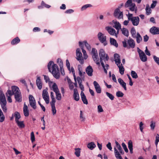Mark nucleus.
Returning <instances> with one entry per match:
<instances>
[{"label":"nucleus","mask_w":159,"mask_h":159,"mask_svg":"<svg viewBox=\"0 0 159 159\" xmlns=\"http://www.w3.org/2000/svg\"><path fill=\"white\" fill-rule=\"evenodd\" d=\"M48 67L49 71L52 73L53 76L57 79L59 78L60 74L58 66L54 63L53 61H50L48 65Z\"/></svg>","instance_id":"f257e3e1"},{"label":"nucleus","mask_w":159,"mask_h":159,"mask_svg":"<svg viewBox=\"0 0 159 159\" xmlns=\"http://www.w3.org/2000/svg\"><path fill=\"white\" fill-rule=\"evenodd\" d=\"M99 54L101 65L104 69V72L107 74V71L105 68V65L102 61V60L107 61L109 59L108 56L107 54H106L104 50L102 49L100 50Z\"/></svg>","instance_id":"f03ea898"},{"label":"nucleus","mask_w":159,"mask_h":159,"mask_svg":"<svg viewBox=\"0 0 159 159\" xmlns=\"http://www.w3.org/2000/svg\"><path fill=\"white\" fill-rule=\"evenodd\" d=\"M116 147L114 148L115 156L117 159H123L120 153L123 154L124 152L120 145L117 141L115 142Z\"/></svg>","instance_id":"7ed1b4c3"},{"label":"nucleus","mask_w":159,"mask_h":159,"mask_svg":"<svg viewBox=\"0 0 159 159\" xmlns=\"http://www.w3.org/2000/svg\"><path fill=\"white\" fill-rule=\"evenodd\" d=\"M126 15L128 18V19L131 22L133 25L136 26L138 25L140 20L138 16L133 17V14L129 13Z\"/></svg>","instance_id":"20e7f679"},{"label":"nucleus","mask_w":159,"mask_h":159,"mask_svg":"<svg viewBox=\"0 0 159 159\" xmlns=\"http://www.w3.org/2000/svg\"><path fill=\"white\" fill-rule=\"evenodd\" d=\"M123 46L125 48L127 47V44L130 48H134L135 47V42L134 40L130 38H129L127 42L126 40L122 42Z\"/></svg>","instance_id":"39448f33"},{"label":"nucleus","mask_w":159,"mask_h":159,"mask_svg":"<svg viewBox=\"0 0 159 159\" xmlns=\"http://www.w3.org/2000/svg\"><path fill=\"white\" fill-rule=\"evenodd\" d=\"M120 7H118L115 10L113 13L114 16L119 19H123V12L120 11Z\"/></svg>","instance_id":"423d86ee"},{"label":"nucleus","mask_w":159,"mask_h":159,"mask_svg":"<svg viewBox=\"0 0 159 159\" xmlns=\"http://www.w3.org/2000/svg\"><path fill=\"white\" fill-rule=\"evenodd\" d=\"M137 49L141 60L143 62L146 61L147 60V57L144 52L139 48H138Z\"/></svg>","instance_id":"0eeeda50"},{"label":"nucleus","mask_w":159,"mask_h":159,"mask_svg":"<svg viewBox=\"0 0 159 159\" xmlns=\"http://www.w3.org/2000/svg\"><path fill=\"white\" fill-rule=\"evenodd\" d=\"M76 59L79 61L81 64H83L84 61L82 57V54L81 52L80 49L78 48L76 50Z\"/></svg>","instance_id":"6e6552de"},{"label":"nucleus","mask_w":159,"mask_h":159,"mask_svg":"<svg viewBox=\"0 0 159 159\" xmlns=\"http://www.w3.org/2000/svg\"><path fill=\"white\" fill-rule=\"evenodd\" d=\"M29 103L31 107L35 109L36 108V102L35 98L33 96L31 95H29Z\"/></svg>","instance_id":"1a4fd4ad"},{"label":"nucleus","mask_w":159,"mask_h":159,"mask_svg":"<svg viewBox=\"0 0 159 159\" xmlns=\"http://www.w3.org/2000/svg\"><path fill=\"white\" fill-rule=\"evenodd\" d=\"M42 96L43 98L47 104L49 102V97L48 91L46 89H44L43 91Z\"/></svg>","instance_id":"9d476101"},{"label":"nucleus","mask_w":159,"mask_h":159,"mask_svg":"<svg viewBox=\"0 0 159 159\" xmlns=\"http://www.w3.org/2000/svg\"><path fill=\"white\" fill-rule=\"evenodd\" d=\"M49 85L50 89L53 90L55 93L59 91L58 86L55 83L52 82H49Z\"/></svg>","instance_id":"9b49d317"},{"label":"nucleus","mask_w":159,"mask_h":159,"mask_svg":"<svg viewBox=\"0 0 159 159\" xmlns=\"http://www.w3.org/2000/svg\"><path fill=\"white\" fill-rule=\"evenodd\" d=\"M98 38L99 41L102 43H104V44L106 45L107 43L106 42V36L104 34H102L101 32H99L98 34Z\"/></svg>","instance_id":"f8f14e48"},{"label":"nucleus","mask_w":159,"mask_h":159,"mask_svg":"<svg viewBox=\"0 0 159 159\" xmlns=\"http://www.w3.org/2000/svg\"><path fill=\"white\" fill-rule=\"evenodd\" d=\"M105 29L110 34L112 35H115L117 37V34L114 29L110 26H107L106 27Z\"/></svg>","instance_id":"ddd939ff"},{"label":"nucleus","mask_w":159,"mask_h":159,"mask_svg":"<svg viewBox=\"0 0 159 159\" xmlns=\"http://www.w3.org/2000/svg\"><path fill=\"white\" fill-rule=\"evenodd\" d=\"M7 101L6 100L0 101V104L1 107L4 113H6L7 111Z\"/></svg>","instance_id":"4468645a"},{"label":"nucleus","mask_w":159,"mask_h":159,"mask_svg":"<svg viewBox=\"0 0 159 159\" xmlns=\"http://www.w3.org/2000/svg\"><path fill=\"white\" fill-rule=\"evenodd\" d=\"M93 84L95 88L96 92L100 93L101 92V89L99 84L96 81L93 82Z\"/></svg>","instance_id":"2eb2a0df"},{"label":"nucleus","mask_w":159,"mask_h":159,"mask_svg":"<svg viewBox=\"0 0 159 159\" xmlns=\"http://www.w3.org/2000/svg\"><path fill=\"white\" fill-rule=\"evenodd\" d=\"M150 32L153 34H159V28L153 26L150 29Z\"/></svg>","instance_id":"dca6fc26"},{"label":"nucleus","mask_w":159,"mask_h":159,"mask_svg":"<svg viewBox=\"0 0 159 159\" xmlns=\"http://www.w3.org/2000/svg\"><path fill=\"white\" fill-rule=\"evenodd\" d=\"M93 69L91 66H89L86 69V72L88 76H91L93 75Z\"/></svg>","instance_id":"f3484780"},{"label":"nucleus","mask_w":159,"mask_h":159,"mask_svg":"<svg viewBox=\"0 0 159 159\" xmlns=\"http://www.w3.org/2000/svg\"><path fill=\"white\" fill-rule=\"evenodd\" d=\"M74 99L78 101L79 100L80 97L78 93L77 89H74V93L73 95Z\"/></svg>","instance_id":"a211bd4d"},{"label":"nucleus","mask_w":159,"mask_h":159,"mask_svg":"<svg viewBox=\"0 0 159 159\" xmlns=\"http://www.w3.org/2000/svg\"><path fill=\"white\" fill-rule=\"evenodd\" d=\"M23 112L24 116H28L29 115V111L28 106L26 105L25 103V102L24 104Z\"/></svg>","instance_id":"6ab92c4d"},{"label":"nucleus","mask_w":159,"mask_h":159,"mask_svg":"<svg viewBox=\"0 0 159 159\" xmlns=\"http://www.w3.org/2000/svg\"><path fill=\"white\" fill-rule=\"evenodd\" d=\"M36 84L38 88L40 90L41 89L42 86V83L39 77H37Z\"/></svg>","instance_id":"aec40b11"},{"label":"nucleus","mask_w":159,"mask_h":159,"mask_svg":"<svg viewBox=\"0 0 159 159\" xmlns=\"http://www.w3.org/2000/svg\"><path fill=\"white\" fill-rule=\"evenodd\" d=\"M114 56L115 59L114 61L116 65L121 63L120 62V56L118 54L115 53L114 54Z\"/></svg>","instance_id":"412c9836"},{"label":"nucleus","mask_w":159,"mask_h":159,"mask_svg":"<svg viewBox=\"0 0 159 159\" xmlns=\"http://www.w3.org/2000/svg\"><path fill=\"white\" fill-rule=\"evenodd\" d=\"M80 95L83 102L85 104H88V101L83 92H81Z\"/></svg>","instance_id":"4be33fe9"},{"label":"nucleus","mask_w":159,"mask_h":159,"mask_svg":"<svg viewBox=\"0 0 159 159\" xmlns=\"http://www.w3.org/2000/svg\"><path fill=\"white\" fill-rule=\"evenodd\" d=\"M118 81L119 83L122 86V87L125 90H126L127 88L126 87V84L124 81L121 79L119 78L118 79Z\"/></svg>","instance_id":"5701e85b"},{"label":"nucleus","mask_w":159,"mask_h":159,"mask_svg":"<svg viewBox=\"0 0 159 159\" xmlns=\"http://www.w3.org/2000/svg\"><path fill=\"white\" fill-rule=\"evenodd\" d=\"M112 22L114 24L113 27L116 30H119L121 29V25L119 22L113 20L112 21Z\"/></svg>","instance_id":"b1692460"},{"label":"nucleus","mask_w":159,"mask_h":159,"mask_svg":"<svg viewBox=\"0 0 159 159\" xmlns=\"http://www.w3.org/2000/svg\"><path fill=\"white\" fill-rule=\"evenodd\" d=\"M15 98L16 101L21 102L22 101L21 95L20 92L15 94Z\"/></svg>","instance_id":"393cba45"},{"label":"nucleus","mask_w":159,"mask_h":159,"mask_svg":"<svg viewBox=\"0 0 159 159\" xmlns=\"http://www.w3.org/2000/svg\"><path fill=\"white\" fill-rule=\"evenodd\" d=\"M12 91L13 93V94L15 95L18 93L20 92L19 88L18 87L15 86H11Z\"/></svg>","instance_id":"a878e982"},{"label":"nucleus","mask_w":159,"mask_h":159,"mask_svg":"<svg viewBox=\"0 0 159 159\" xmlns=\"http://www.w3.org/2000/svg\"><path fill=\"white\" fill-rule=\"evenodd\" d=\"M118 67L119 70V72L120 73L123 75L124 74L125 69L121 63L119 64L116 65Z\"/></svg>","instance_id":"bb28decb"},{"label":"nucleus","mask_w":159,"mask_h":159,"mask_svg":"<svg viewBox=\"0 0 159 159\" xmlns=\"http://www.w3.org/2000/svg\"><path fill=\"white\" fill-rule=\"evenodd\" d=\"M110 41L111 44V45H113L116 48L118 47V44L115 39L110 38Z\"/></svg>","instance_id":"cd10ccee"},{"label":"nucleus","mask_w":159,"mask_h":159,"mask_svg":"<svg viewBox=\"0 0 159 159\" xmlns=\"http://www.w3.org/2000/svg\"><path fill=\"white\" fill-rule=\"evenodd\" d=\"M135 38L136 39V42L138 43H140L142 40V37L139 32L137 33Z\"/></svg>","instance_id":"c85d7f7f"},{"label":"nucleus","mask_w":159,"mask_h":159,"mask_svg":"<svg viewBox=\"0 0 159 159\" xmlns=\"http://www.w3.org/2000/svg\"><path fill=\"white\" fill-rule=\"evenodd\" d=\"M92 57L93 61L97 65H100V62L99 60L98 55L93 56Z\"/></svg>","instance_id":"c756f323"},{"label":"nucleus","mask_w":159,"mask_h":159,"mask_svg":"<svg viewBox=\"0 0 159 159\" xmlns=\"http://www.w3.org/2000/svg\"><path fill=\"white\" fill-rule=\"evenodd\" d=\"M16 123L18 126L20 128H24L25 126V125L23 121H20L18 120L16 122Z\"/></svg>","instance_id":"7c9ffc66"},{"label":"nucleus","mask_w":159,"mask_h":159,"mask_svg":"<svg viewBox=\"0 0 159 159\" xmlns=\"http://www.w3.org/2000/svg\"><path fill=\"white\" fill-rule=\"evenodd\" d=\"M122 34L126 37H128L129 35V33L128 30L125 28H123L121 29Z\"/></svg>","instance_id":"2f4dec72"},{"label":"nucleus","mask_w":159,"mask_h":159,"mask_svg":"<svg viewBox=\"0 0 159 159\" xmlns=\"http://www.w3.org/2000/svg\"><path fill=\"white\" fill-rule=\"evenodd\" d=\"M128 147L130 153H133V143L132 142L131 140H130L128 141Z\"/></svg>","instance_id":"473e14b6"},{"label":"nucleus","mask_w":159,"mask_h":159,"mask_svg":"<svg viewBox=\"0 0 159 159\" xmlns=\"http://www.w3.org/2000/svg\"><path fill=\"white\" fill-rule=\"evenodd\" d=\"M14 116L15 118L16 122L19 120L21 116L20 113L17 111H16L14 113Z\"/></svg>","instance_id":"72a5a7b5"},{"label":"nucleus","mask_w":159,"mask_h":159,"mask_svg":"<svg viewBox=\"0 0 159 159\" xmlns=\"http://www.w3.org/2000/svg\"><path fill=\"white\" fill-rule=\"evenodd\" d=\"M96 146L94 142H91L89 143L88 144V148L91 150H92Z\"/></svg>","instance_id":"f704fd0d"},{"label":"nucleus","mask_w":159,"mask_h":159,"mask_svg":"<svg viewBox=\"0 0 159 159\" xmlns=\"http://www.w3.org/2000/svg\"><path fill=\"white\" fill-rule=\"evenodd\" d=\"M6 100L5 95L2 89L0 88V101Z\"/></svg>","instance_id":"c9c22d12"},{"label":"nucleus","mask_w":159,"mask_h":159,"mask_svg":"<svg viewBox=\"0 0 159 159\" xmlns=\"http://www.w3.org/2000/svg\"><path fill=\"white\" fill-rule=\"evenodd\" d=\"M146 10V15H150L152 12V10L149 7V6L148 4L146 5V7L145 8Z\"/></svg>","instance_id":"e433bc0d"},{"label":"nucleus","mask_w":159,"mask_h":159,"mask_svg":"<svg viewBox=\"0 0 159 159\" xmlns=\"http://www.w3.org/2000/svg\"><path fill=\"white\" fill-rule=\"evenodd\" d=\"M20 40L18 37L14 39L11 42V43L12 45H15L18 43L20 42Z\"/></svg>","instance_id":"4c0bfd02"},{"label":"nucleus","mask_w":159,"mask_h":159,"mask_svg":"<svg viewBox=\"0 0 159 159\" xmlns=\"http://www.w3.org/2000/svg\"><path fill=\"white\" fill-rule=\"evenodd\" d=\"M129 9L131 11H134L135 13L136 12L137 10V7L134 3L132 4L131 6L129 7Z\"/></svg>","instance_id":"58836bf2"},{"label":"nucleus","mask_w":159,"mask_h":159,"mask_svg":"<svg viewBox=\"0 0 159 159\" xmlns=\"http://www.w3.org/2000/svg\"><path fill=\"white\" fill-rule=\"evenodd\" d=\"M130 33L131 34L132 37L134 38L136 37V32L135 28L134 27H132L130 30Z\"/></svg>","instance_id":"ea45409f"},{"label":"nucleus","mask_w":159,"mask_h":159,"mask_svg":"<svg viewBox=\"0 0 159 159\" xmlns=\"http://www.w3.org/2000/svg\"><path fill=\"white\" fill-rule=\"evenodd\" d=\"M5 116L1 109L0 108V122H3Z\"/></svg>","instance_id":"a19ab883"},{"label":"nucleus","mask_w":159,"mask_h":159,"mask_svg":"<svg viewBox=\"0 0 159 159\" xmlns=\"http://www.w3.org/2000/svg\"><path fill=\"white\" fill-rule=\"evenodd\" d=\"M56 95V98L58 101L61 100V95L60 92H58L55 93Z\"/></svg>","instance_id":"79ce46f5"},{"label":"nucleus","mask_w":159,"mask_h":159,"mask_svg":"<svg viewBox=\"0 0 159 159\" xmlns=\"http://www.w3.org/2000/svg\"><path fill=\"white\" fill-rule=\"evenodd\" d=\"M134 3H132V0H128L125 3V7H129L131 6L132 4Z\"/></svg>","instance_id":"37998d69"},{"label":"nucleus","mask_w":159,"mask_h":159,"mask_svg":"<svg viewBox=\"0 0 159 159\" xmlns=\"http://www.w3.org/2000/svg\"><path fill=\"white\" fill-rule=\"evenodd\" d=\"M131 75L133 78L136 79L138 78L137 73L134 71L132 70L131 71Z\"/></svg>","instance_id":"c03bdc74"},{"label":"nucleus","mask_w":159,"mask_h":159,"mask_svg":"<svg viewBox=\"0 0 159 159\" xmlns=\"http://www.w3.org/2000/svg\"><path fill=\"white\" fill-rule=\"evenodd\" d=\"M84 45H85L86 48L89 51H90L91 49V47L89 44L87 42V41L84 40Z\"/></svg>","instance_id":"a18cd8bd"},{"label":"nucleus","mask_w":159,"mask_h":159,"mask_svg":"<svg viewBox=\"0 0 159 159\" xmlns=\"http://www.w3.org/2000/svg\"><path fill=\"white\" fill-rule=\"evenodd\" d=\"M155 124L156 122L155 121L153 120L151 121L150 127L152 130H153L154 129L155 126Z\"/></svg>","instance_id":"49530a36"},{"label":"nucleus","mask_w":159,"mask_h":159,"mask_svg":"<svg viewBox=\"0 0 159 159\" xmlns=\"http://www.w3.org/2000/svg\"><path fill=\"white\" fill-rule=\"evenodd\" d=\"M92 7V5L90 4H87L83 6L81 8V11H84L86 10L87 8L89 7Z\"/></svg>","instance_id":"de8ad7c7"},{"label":"nucleus","mask_w":159,"mask_h":159,"mask_svg":"<svg viewBox=\"0 0 159 159\" xmlns=\"http://www.w3.org/2000/svg\"><path fill=\"white\" fill-rule=\"evenodd\" d=\"M57 63L59 65L60 68L63 67V63L61 59L58 58L57 59Z\"/></svg>","instance_id":"09e8293b"},{"label":"nucleus","mask_w":159,"mask_h":159,"mask_svg":"<svg viewBox=\"0 0 159 159\" xmlns=\"http://www.w3.org/2000/svg\"><path fill=\"white\" fill-rule=\"evenodd\" d=\"M91 53L92 56L98 55L97 50L94 48H92Z\"/></svg>","instance_id":"8fccbe9b"},{"label":"nucleus","mask_w":159,"mask_h":159,"mask_svg":"<svg viewBox=\"0 0 159 159\" xmlns=\"http://www.w3.org/2000/svg\"><path fill=\"white\" fill-rule=\"evenodd\" d=\"M80 121L82 122H84L85 120V118L83 116V114L82 111H80Z\"/></svg>","instance_id":"3c124183"},{"label":"nucleus","mask_w":159,"mask_h":159,"mask_svg":"<svg viewBox=\"0 0 159 159\" xmlns=\"http://www.w3.org/2000/svg\"><path fill=\"white\" fill-rule=\"evenodd\" d=\"M80 148L75 149V154L77 157H79L80 156Z\"/></svg>","instance_id":"603ef678"},{"label":"nucleus","mask_w":159,"mask_h":159,"mask_svg":"<svg viewBox=\"0 0 159 159\" xmlns=\"http://www.w3.org/2000/svg\"><path fill=\"white\" fill-rule=\"evenodd\" d=\"M106 94L107 96L111 100H113L114 99V96L111 93L106 92Z\"/></svg>","instance_id":"864d4df0"},{"label":"nucleus","mask_w":159,"mask_h":159,"mask_svg":"<svg viewBox=\"0 0 159 159\" xmlns=\"http://www.w3.org/2000/svg\"><path fill=\"white\" fill-rule=\"evenodd\" d=\"M30 139L32 143H33L35 141V136L33 132H32L31 133Z\"/></svg>","instance_id":"5fc2aeb1"},{"label":"nucleus","mask_w":159,"mask_h":159,"mask_svg":"<svg viewBox=\"0 0 159 159\" xmlns=\"http://www.w3.org/2000/svg\"><path fill=\"white\" fill-rule=\"evenodd\" d=\"M116 96L118 97H122L123 96L124 93L120 91H118L116 92Z\"/></svg>","instance_id":"6e6d98bb"},{"label":"nucleus","mask_w":159,"mask_h":159,"mask_svg":"<svg viewBox=\"0 0 159 159\" xmlns=\"http://www.w3.org/2000/svg\"><path fill=\"white\" fill-rule=\"evenodd\" d=\"M14 94L10 90H8L7 92L6 93V95L7 97L10 96L11 97V96Z\"/></svg>","instance_id":"4d7b16f0"},{"label":"nucleus","mask_w":159,"mask_h":159,"mask_svg":"<svg viewBox=\"0 0 159 159\" xmlns=\"http://www.w3.org/2000/svg\"><path fill=\"white\" fill-rule=\"evenodd\" d=\"M82 52L83 54L84 58L85 59H86L88 57V56L86 53V51L83 48H82Z\"/></svg>","instance_id":"13d9d810"},{"label":"nucleus","mask_w":159,"mask_h":159,"mask_svg":"<svg viewBox=\"0 0 159 159\" xmlns=\"http://www.w3.org/2000/svg\"><path fill=\"white\" fill-rule=\"evenodd\" d=\"M153 58L154 61L158 66H159V57H158L155 56H153Z\"/></svg>","instance_id":"bf43d9fd"},{"label":"nucleus","mask_w":159,"mask_h":159,"mask_svg":"<svg viewBox=\"0 0 159 159\" xmlns=\"http://www.w3.org/2000/svg\"><path fill=\"white\" fill-rule=\"evenodd\" d=\"M159 142V135L158 134H157L156 136V139L155 141V144L156 146H157L158 142Z\"/></svg>","instance_id":"052dcab7"},{"label":"nucleus","mask_w":159,"mask_h":159,"mask_svg":"<svg viewBox=\"0 0 159 159\" xmlns=\"http://www.w3.org/2000/svg\"><path fill=\"white\" fill-rule=\"evenodd\" d=\"M157 3L156 1H152V3L151 5L150 8H154L156 7Z\"/></svg>","instance_id":"680f3d73"},{"label":"nucleus","mask_w":159,"mask_h":159,"mask_svg":"<svg viewBox=\"0 0 159 159\" xmlns=\"http://www.w3.org/2000/svg\"><path fill=\"white\" fill-rule=\"evenodd\" d=\"M103 110L100 105H99L98 106V112H103Z\"/></svg>","instance_id":"e2e57ef3"},{"label":"nucleus","mask_w":159,"mask_h":159,"mask_svg":"<svg viewBox=\"0 0 159 159\" xmlns=\"http://www.w3.org/2000/svg\"><path fill=\"white\" fill-rule=\"evenodd\" d=\"M41 5L42 6H43V7H45L47 8H48L51 7L50 6L45 4L43 1L42 2Z\"/></svg>","instance_id":"0e129e2a"},{"label":"nucleus","mask_w":159,"mask_h":159,"mask_svg":"<svg viewBox=\"0 0 159 159\" xmlns=\"http://www.w3.org/2000/svg\"><path fill=\"white\" fill-rule=\"evenodd\" d=\"M122 145L125 151L126 152H128V150L126 147L125 144L124 143H122Z\"/></svg>","instance_id":"69168bd1"},{"label":"nucleus","mask_w":159,"mask_h":159,"mask_svg":"<svg viewBox=\"0 0 159 159\" xmlns=\"http://www.w3.org/2000/svg\"><path fill=\"white\" fill-rule=\"evenodd\" d=\"M52 101L50 102V104L51 107H55V103L56 102V100L55 98L51 99Z\"/></svg>","instance_id":"338daca9"},{"label":"nucleus","mask_w":159,"mask_h":159,"mask_svg":"<svg viewBox=\"0 0 159 159\" xmlns=\"http://www.w3.org/2000/svg\"><path fill=\"white\" fill-rule=\"evenodd\" d=\"M143 124L142 122H141L139 123V129L140 130V131L141 132H143Z\"/></svg>","instance_id":"774afa93"}]
</instances>
